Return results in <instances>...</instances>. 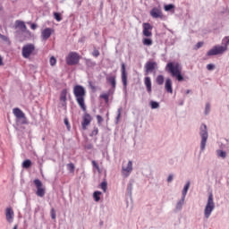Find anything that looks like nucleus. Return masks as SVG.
I'll use <instances>...</instances> for the list:
<instances>
[{
	"label": "nucleus",
	"instance_id": "obj_1",
	"mask_svg": "<svg viewBox=\"0 0 229 229\" xmlns=\"http://www.w3.org/2000/svg\"><path fill=\"white\" fill-rule=\"evenodd\" d=\"M86 94H87V91L85 90V88L83 86L75 85L73 87V95L82 112H87V106L85 105Z\"/></svg>",
	"mask_w": 229,
	"mask_h": 229
},
{
	"label": "nucleus",
	"instance_id": "obj_2",
	"mask_svg": "<svg viewBox=\"0 0 229 229\" xmlns=\"http://www.w3.org/2000/svg\"><path fill=\"white\" fill-rule=\"evenodd\" d=\"M165 71L171 73L173 78H175L177 81H183L184 78L182 74V65L180 63L169 62L166 64Z\"/></svg>",
	"mask_w": 229,
	"mask_h": 229
},
{
	"label": "nucleus",
	"instance_id": "obj_3",
	"mask_svg": "<svg viewBox=\"0 0 229 229\" xmlns=\"http://www.w3.org/2000/svg\"><path fill=\"white\" fill-rule=\"evenodd\" d=\"M223 42H225V46H215L213 47L207 53V56H216L217 55H223L225 53V51H228V46H229V36L225 37L223 39Z\"/></svg>",
	"mask_w": 229,
	"mask_h": 229
},
{
	"label": "nucleus",
	"instance_id": "obj_4",
	"mask_svg": "<svg viewBox=\"0 0 229 229\" xmlns=\"http://www.w3.org/2000/svg\"><path fill=\"white\" fill-rule=\"evenodd\" d=\"M214 208H216V203H214V194L210 192L208 194V201L204 209V217H206V219L210 217L212 212H214Z\"/></svg>",
	"mask_w": 229,
	"mask_h": 229
},
{
	"label": "nucleus",
	"instance_id": "obj_5",
	"mask_svg": "<svg viewBox=\"0 0 229 229\" xmlns=\"http://www.w3.org/2000/svg\"><path fill=\"white\" fill-rule=\"evenodd\" d=\"M199 135L201 138L200 151H205L207 140H208V128L207 127V124L201 123L199 127Z\"/></svg>",
	"mask_w": 229,
	"mask_h": 229
},
{
	"label": "nucleus",
	"instance_id": "obj_6",
	"mask_svg": "<svg viewBox=\"0 0 229 229\" xmlns=\"http://www.w3.org/2000/svg\"><path fill=\"white\" fill-rule=\"evenodd\" d=\"M121 73H122V83H123V94L128 96V72H126V64L122 63L121 67Z\"/></svg>",
	"mask_w": 229,
	"mask_h": 229
},
{
	"label": "nucleus",
	"instance_id": "obj_7",
	"mask_svg": "<svg viewBox=\"0 0 229 229\" xmlns=\"http://www.w3.org/2000/svg\"><path fill=\"white\" fill-rule=\"evenodd\" d=\"M81 60V55L78 52H70L66 56L65 62L68 65H78Z\"/></svg>",
	"mask_w": 229,
	"mask_h": 229
},
{
	"label": "nucleus",
	"instance_id": "obj_8",
	"mask_svg": "<svg viewBox=\"0 0 229 229\" xmlns=\"http://www.w3.org/2000/svg\"><path fill=\"white\" fill-rule=\"evenodd\" d=\"M35 51V45L33 44H27L23 46L21 49V55L23 58H30L31 56V54Z\"/></svg>",
	"mask_w": 229,
	"mask_h": 229
},
{
	"label": "nucleus",
	"instance_id": "obj_9",
	"mask_svg": "<svg viewBox=\"0 0 229 229\" xmlns=\"http://www.w3.org/2000/svg\"><path fill=\"white\" fill-rule=\"evenodd\" d=\"M13 114L17 119H21V124H28V118H26V114L21 108L15 107L13 109Z\"/></svg>",
	"mask_w": 229,
	"mask_h": 229
},
{
	"label": "nucleus",
	"instance_id": "obj_10",
	"mask_svg": "<svg viewBox=\"0 0 229 229\" xmlns=\"http://www.w3.org/2000/svg\"><path fill=\"white\" fill-rule=\"evenodd\" d=\"M150 17L152 19H164V13L160 7H153L150 10Z\"/></svg>",
	"mask_w": 229,
	"mask_h": 229
},
{
	"label": "nucleus",
	"instance_id": "obj_11",
	"mask_svg": "<svg viewBox=\"0 0 229 229\" xmlns=\"http://www.w3.org/2000/svg\"><path fill=\"white\" fill-rule=\"evenodd\" d=\"M92 123V116L90 114L87 113L85 111L83 116H82V122H81V128L82 130H87V126H89Z\"/></svg>",
	"mask_w": 229,
	"mask_h": 229
},
{
	"label": "nucleus",
	"instance_id": "obj_12",
	"mask_svg": "<svg viewBox=\"0 0 229 229\" xmlns=\"http://www.w3.org/2000/svg\"><path fill=\"white\" fill-rule=\"evenodd\" d=\"M14 28L15 30H20V31L19 30L16 31L17 35H21L22 31L28 29V27L26 26V23L21 20L15 21Z\"/></svg>",
	"mask_w": 229,
	"mask_h": 229
},
{
	"label": "nucleus",
	"instance_id": "obj_13",
	"mask_svg": "<svg viewBox=\"0 0 229 229\" xmlns=\"http://www.w3.org/2000/svg\"><path fill=\"white\" fill-rule=\"evenodd\" d=\"M151 30H153V26H151V23L149 22L143 23L144 37H147V38L153 37V32H151Z\"/></svg>",
	"mask_w": 229,
	"mask_h": 229
},
{
	"label": "nucleus",
	"instance_id": "obj_14",
	"mask_svg": "<svg viewBox=\"0 0 229 229\" xmlns=\"http://www.w3.org/2000/svg\"><path fill=\"white\" fill-rule=\"evenodd\" d=\"M155 69H158V64L157 62L148 61L145 64V71L147 73L153 72Z\"/></svg>",
	"mask_w": 229,
	"mask_h": 229
},
{
	"label": "nucleus",
	"instance_id": "obj_15",
	"mask_svg": "<svg viewBox=\"0 0 229 229\" xmlns=\"http://www.w3.org/2000/svg\"><path fill=\"white\" fill-rule=\"evenodd\" d=\"M61 106L67 108V89H64L60 94Z\"/></svg>",
	"mask_w": 229,
	"mask_h": 229
},
{
	"label": "nucleus",
	"instance_id": "obj_16",
	"mask_svg": "<svg viewBox=\"0 0 229 229\" xmlns=\"http://www.w3.org/2000/svg\"><path fill=\"white\" fill-rule=\"evenodd\" d=\"M165 90L168 94H173V81L171 80V78L165 79Z\"/></svg>",
	"mask_w": 229,
	"mask_h": 229
},
{
	"label": "nucleus",
	"instance_id": "obj_17",
	"mask_svg": "<svg viewBox=\"0 0 229 229\" xmlns=\"http://www.w3.org/2000/svg\"><path fill=\"white\" fill-rule=\"evenodd\" d=\"M53 33V29L51 28H46L42 32H41V37L43 40H47L51 37Z\"/></svg>",
	"mask_w": 229,
	"mask_h": 229
},
{
	"label": "nucleus",
	"instance_id": "obj_18",
	"mask_svg": "<svg viewBox=\"0 0 229 229\" xmlns=\"http://www.w3.org/2000/svg\"><path fill=\"white\" fill-rule=\"evenodd\" d=\"M144 84L147 89L148 94L151 95V92H153L152 87H151V78L150 77H145Z\"/></svg>",
	"mask_w": 229,
	"mask_h": 229
},
{
	"label": "nucleus",
	"instance_id": "obj_19",
	"mask_svg": "<svg viewBox=\"0 0 229 229\" xmlns=\"http://www.w3.org/2000/svg\"><path fill=\"white\" fill-rule=\"evenodd\" d=\"M5 217L8 223H12L13 221V209L12 208H7L5 210Z\"/></svg>",
	"mask_w": 229,
	"mask_h": 229
},
{
	"label": "nucleus",
	"instance_id": "obj_20",
	"mask_svg": "<svg viewBox=\"0 0 229 229\" xmlns=\"http://www.w3.org/2000/svg\"><path fill=\"white\" fill-rule=\"evenodd\" d=\"M115 78H116L115 75L106 77V82L109 83V85H111V87H112V89H114V90H115V87L117 85Z\"/></svg>",
	"mask_w": 229,
	"mask_h": 229
},
{
	"label": "nucleus",
	"instance_id": "obj_21",
	"mask_svg": "<svg viewBox=\"0 0 229 229\" xmlns=\"http://www.w3.org/2000/svg\"><path fill=\"white\" fill-rule=\"evenodd\" d=\"M110 94H112V89H109L107 93L101 94L99 98L105 100V103H108L110 101Z\"/></svg>",
	"mask_w": 229,
	"mask_h": 229
},
{
	"label": "nucleus",
	"instance_id": "obj_22",
	"mask_svg": "<svg viewBox=\"0 0 229 229\" xmlns=\"http://www.w3.org/2000/svg\"><path fill=\"white\" fill-rule=\"evenodd\" d=\"M21 36L23 37V40H28L30 38H31V31H30L28 29H25V30H22L21 32Z\"/></svg>",
	"mask_w": 229,
	"mask_h": 229
},
{
	"label": "nucleus",
	"instance_id": "obj_23",
	"mask_svg": "<svg viewBox=\"0 0 229 229\" xmlns=\"http://www.w3.org/2000/svg\"><path fill=\"white\" fill-rule=\"evenodd\" d=\"M176 6L174 4H168L164 5L165 12H171L172 13H174Z\"/></svg>",
	"mask_w": 229,
	"mask_h": 229
},
{
	"label": "nucleus",
	"instance_id": "obj_24",
	"mask_svg": "<svg viewBox=\"0 0 229 229\" xmlns=\"http://www.w3.org/2000/svg\"><path fill=\"white\" fill-rule=\"evenodd\" d=\"M31 165H33L31 159H25L21 164V167L23 169H30L31 167Z\"/></svg>",
	"mask_w": 229,
	"mask_h": 229
},
{
	"label": "nucleus",
	"instance_id": "obj_25",
	"mask_svg": "<svg viewBox=\"0 0 229 229\" xmlns=\"http://www.w3.org/2000/svg\"><path fill=\"white\" fill-rule=\"evenodd\" d=\"M183 203H185V198L182 197V199L176 203L175 211H180L183 208Z\"/></svg>",
	"mask_w": 229,
	"mask_h": 229
},
{
	"label": "nucleus",
	"instance_id": "obj_26",
	"mask_svg": "<svg viewBox=\"0 0 229 229\" xmlns=\"http://www.w3.org/2000/svg\"><path fill=\"white\" fill-rule=\"evenodd\" d=\"M84 61H85L86 66H87L89 69H92V68H94V66L96 65V62L93 61L92 59L84 58Z\"/></svg>",
	"mask_w": 229,
	"mask_h": 229
},
{
	"label": "nucleus",
	"instance_id": "obj_27",
	"mask_svg": "<svg viewBox=\"0 0 229 229\" xmlns=\"http://www.w3.org/2000/svg\"><path fill=\"white\" fill-rule=\"evenodd\" d=\"M123 171H125L126 173H131V171H133V163L131 160L128 161L127 166L125 168L123 167Z\"/></svg>",
	"mask_w": 229,
	"mask_h": 229
},
{
	"label": "nucleus",
	"instance_id": "obj_28",
	"mask_svg": "<svg viewBox=\"0 0 229 229\" xmlns=\"http://www.w3.org/2000/svg\"><path fill=\"white\" fill-rule=\"evenodd\" d=\"M37 196H38V198H44V196H46V189L44 188H37V191H36Z\"/></svg>",
	"mask_w": 229,
	"mask_h": 229
},
{
	"label": "nucleus",
	"instance_id": "obj_29",
	"mask_svg": "<svg viewBox=\"0 0 229 229\" xmlns=\"http://www.w3.org/2000/svg\"><path fill=\"white\" fill-rule=\"evenodd\" d=\"M189 187H191V182H187L186 184L183 187V190L182 191V198H185L187 196V192L189 191Z\"/></svg>",
	"mask_w": 229,
	"mask_h": 229
},
{
	"label": "nucleus",
	"instance_id": "obj_30",
	"mask_svg": "<svg viewBox=\"0 0 229 229\" xmlns=\"http://www.w3.org/2000/svg\"><path fill=\"white\" fill-rule=\"evenodd\" d=\"M132 191H133V182H130L127 184V196H129V198H131Z\"/></svg>",
	"mask_w": 229,
	"mask_h": 229
},
{
	"label": "nucleus",
	"instance_id": "obj_31",
	"mask_svg": "<svg viewBox=\"0 0 229 229\" xmlns=\"http://www.w3.org/2000/svg\"><path fill=\"white\" fill-rule=\"evenodd\" d=\"M142 44L143 46H153V39L149 38H144L142 39Z\"/></svg>",
	"mask_w": 229,
	"mask_h": 229
},
{
	"label": "nucleus",
	"instance_id": "obj_32",
	"mask_svg": "<svg viewBox=\"0 0 229 229\" xmlns=\"http://www.w3.org/2000/svg\"><path fill=\"white\" fill-rule=\"evenodd\" d=\"M150 108L152 110H157V108H160V103L157 102V101H150Z\"/></svg>",
	"mask_w": 229,
	"mask_h": 229
},
{
	"label": "nucleus",
	"instance_id": "obj_33",
	"mask_svg": "<svg viewBox=\"0 0 229 229\" xmlns=\"http://www.w3.org/2000/svg\"><path fill=\"white\" fill-rule=\"evenodd\" d=\"M164 75H157V79H156V82L157 85H164Z\"/></svg>",
	"mask_w": 229,
	"mask_h": 229
},
{
	"label": "nucleus",
	"instance_id": "obj_34",
	"mask_svg": "<svg viewBox=\"0 0 229 229\" xmlns=\"http://www.w3.org/2000/svg\"><path fill=\"white\" fill-rule=\"evenodd\" d=\"M123 112V106H120L118 109H117V116H116V119H115V124H119V121L121 119V113Z\"/></svg>",
	"mask_w": 229,
	"mask_h": 229
},
{
	"label": "nucleus",
	"instance_id": "obj_35",
	"mask_svg": "<svg viewBox=\"0 0 229 229\" xmlns=\"http://www.w3.org/2000/svg\"><path fill=\"white\" fill-rule=\"evenodd\" d=\"M101 191H94V193H93V198H94V200L95 201H99L100 199H101Z\"/></svg>",
	"mask_w": 229,
	"mask_h": 229
},
{
	"label": "nucleus",
	"instance_id": "obj_36",
	"mask_svg": "<svg viewBox=\"0 0 229 229\" xmlns=\"http://www.w3.org/2000/svg\"><path fill=\"white\" fill-rule=\"evenodd\" d=\"M216 155H217V157H219L220 158H226V151H225V150L218 149V150L216 151Z\"/></svg>",
	"mask_w": 229,
	"mask_h": 229
},
{
	"label": "nucleus",
	"instance_id": "obj_37",
	"mask_svg": "<svg viewBox=\"0 0 229 229\" xmlns=\"http://www.w3.org/2000/svg\"><path fill=\"white\" fill-rule=\"evenodd\" d=\"M100 189H102L103 192H106V189H108V182L104 181L100 183Z\"/></svg>",
	"mask_w": 229,
	"mask_h": 229
},
{
	"label": "nucleus",
	"instance_id": "obj_38",
	"mask_svg": "<svg viewBox=\"0 0 229 229\" xmlns=\"http://www.w3.org/2000/svg\"><path fill=\"white\" fill-rule=\"evenodd\" d=\"M99 133V129L97 126H94L93 131L89 134V137H96Z\"/></svg>",
	"mask_w": 229,
	"mask_h": 229
},
{
	"label": "nucleus",
	"instance_id": "obj_39",
	"mask_svg": "<svg viewBox=\"0 0 229 229\" xmlns=\"http://www.w3.org/2000/svg\"><path fill=\"white\" fill-rule=\"evenodd\" d=\"M34 184H35L37 189H40L43 186L42 181H40L39 179H35L34 180Z\"/></svg>",
	"mask_w": 229,
	"mask_h": 229
},
{
	"label": "nucleus",
	"instance_id": "obj_40",
	"mask_svg": "<svg viewBox=\"0 0 229 229\" xmlns=\"http://www.w3.org/2000/svg\"><path fill=\"white\" fill-rule=\"evenodd\" d=\"M89 87L90 89H92V92H96L98 90V88L94 85V82L92 81H89Z\"/></svg>",
	"mask_w": 229,
	"mask_h": 229
},
{
	"label": "nucleus",
	"instance_id": "obj_41",
	"mask_svg": "<svg viewBox=\"0 0 229 229\" xmlns=\"http://www.w3.org/2000/svg\"><path fill=\"white\" fill-rule=\"evenodd\" d=\"M54 18L57 22H60L62 21V14L60 13H54Z\"/></svg>",
	"mask_w": 229,
	"mask_h": 229
},
{
	"label": "nucleus",
	"instance_id": "obj_42",
	"mask_svg": "<svg viewBox=\"0 0 229 229\" xmlns=\"http://www.w3.org/2000/svg\"><path fill=\"white\" fill-rule=\"evenodd\" d=\"M97 121H98V126H101V124L103 123V121H105V120L103 119V116H101L100 114H98Z\"/></svg>",
	"mask_w": 229,
	"mask_h": 229
},
{
	"label": "nucleus",
	"instance_id": "obj_43",
	"mask_svg": "<svg viewBox=\"0 0 229 229\" xmlns=\"http://www.w3.org/2000/svg\"><path fill=\"white\" fill-rule=\"evenodd\" d=\"M67 169H68V171H70V173H74V164L69 163L67 165Z\"/></svg>",
	"mask_w": 229,
	"mask_h": 229
},
{
	"label": "nucleus",
	"instance_id": "obj_44",
	"mask_svg": "<svg viewBox=\"0 0 229 229\" xmlns=\"http://www.w3.org/2000/svg\"><path fill=\"white\" fill-rule=\"evenodd\" d=\"M50 216L52 219H56V211L55 210V208H52L50 210Z\"/></svg>",
	"mask_w": 229,
	"mask_h": 229
},
{
	"label": "nucleus",
	"instance_id": "obj_45",
	"mask_svg": "<svg viewBox=\"0 0 229 229\" xmlns=\"http://www.w3.org/2000/svg\"><path fill=\"white\" fill-rule=\"evenodd\" d=\"M49 64L50 65H52V67L56 65V58L55 56H51L49 60Z\"/></svg>",
	"mask_w": 229,
	"mask_h": 229
},
{
	"label": "nucleus",
	"instance_id": "obj_46",
	"mask_svg": "<svg viewBox=\"0 0 229 229\" xmlns=\"http://www.w3.org/2000/svg\"><path fill=\"white\" fill-rule=\"evenodd\" d=\"M208 114H210V103H207L205 107V115H208Z\"/></svg>",
	"mask_w": 229,
	"mask_h": 229
},
{
	"label": "nucleus",
	"instance_id": "obj_47",
	"mask_svg": "<svg viewBox=\"0 0 229 229\" xmlns=\"http://www.w3.org/2000/svg\"><path fill=\"white\" fill-rule=\"evenodd\" d=\"M100 53L99 50L96 49V47H94L93 52H92V56H94L95 58H98V56H99Z\"/></svg>",
	"mask_w": 229,
	"mask_h": 229
},
{
	"label": "nucleus",
	"instance_id": "obj_48",
	"mask_svg": "<svg viewBox=\"0 0 229 229\" xmlns=\"http://www.w3.org/2000/svg\"><path fill=\"white\" fill-rule=\"evenodd\" d=\"M0 38L4 41V42H10V38L5 36V35H3L0 33Z\"/></svg>",
	"mask_w": 229,
	"mask_h": 229
},
{
	"label": "nucleus",
	"instance_id": "obj_49",
	"mask_svg": "<svg viewBox=\"0 0 229 229\" xmlns=\"http://www.w3.org/2000/svg\"><path fill=\"white\" fill-rule=\"evenodd\" d=\"M207 69H208V71H214V69H216V64H209L207 65Z\"/></svg>",
	"mask_w": 229,
	"mask_h": 229
},
{
	"label": "nucleus",
	"instance_id": "obj_50",
	"mask_svg": "<svg viewBox=\"0 0 229 229\" xmlns=\"http://www.w3.org/2000/svg\"><path fill=\"white\" fill-rule=\"evenodd\" d=\"M203 42L202 41H199L198 42L195 47H194V49H199L200 47H203Z\"/></svg>",
	"mask_w": 229,
	"mask_h": 229
},
{
	"label": "nucleus",
	"instance_id": "obj_51",
	"mask_svg": "<svg viewBox=\"0 0 229 229\" xmlns=\"http://www.w3.org/2000/svg\"><path fill=\"white\" fill-rule=\"evenodd\" d=\"M64 124L68 130H71V123H69V119L64 118Z\"/></svg>",
	"mask_w": 229,
	"mask_h": 229
},
{
	"label": "nucleus",
	"instance_id": "obj_52",
	"mask_svg": "<svg viewBox=\"0 0 229 229\" xmlns=\"http://www.w3.org/2000/svg\"><path fill=\"white\" fill-rule=\"evenodd\" d=\"M91 164H92V165H93V167H94L95 169H98V171H99V165L98 164V162H96L95 160H93V161L91 162Z\"/></svg>",
	"mask_w": 229,
	"mask_h": 229
},
{
	"label": "nucleus",
	"instance_id": "obj_53",
	"mask_svg": "<svg viewBox=\"0 0 229 229\" xmlns=\"http://www.w3.org/2000/svg\"><path fill=\"white\" fill-rule=\"evenodd\" d=\"M92 148H94V145H92V143H89L85 146V149H92Z\"/></svg>",
	"mask_w": 229,
	"mask_h": 229
},
{
	"label": "nucleus",
	"instance_id": "obj_54",
	"mask_svg": "<svg viewBox=\"0 0 229 229\" xmlns=\"http://www.w3.org/2000/svg\"><path fill=\"white\" fill-rule=\"evenodd\" d=\"M167 182H168V183H171V182H173V174L168 175Z\"/></svg>",
	"mask_w": 229,
	"mask_h": 229
},
{
	"label": "nucleus",
	"instance_id": "obj_55",
	"mask_svg": "<svg viewBox=\"0 0 229 229\" xmlns=\"http://www.w3.org/2000/svg\"><path fill=\"white\" fill-rule=\"evenodd\" d=\"M30 28L31 30H37V24L36 23L30 24Z\"/></svg>",
	"mask_w": 229,
	"mask_h": 229
},
{
	"label": "nucleus",
	"instance_id": "obj_56",
	"mask_svg": "<svg viewBox=\"0 0 229 229\" xmlns=\"http://www.w3.org/2000/svg\"><path fill=\"white\" fill-rule=\"evenodd\" d=\"M0 65H3V57L0 55Z\"/></svg>",
	"mask_w": 229,
	"mask_h": 229
},
{
	"label": "nucleus",
	"instance_id": "obj_57",
	"mask_svg": "<svg viewBox=\"0 0 229 229\" xmlns=\"http://www.w3.org/2000/svg\"><path fill=\"white\" fill-rule=\"evenodd\" d=\"M226 140V146L227 148H229V140Z\"/></svg>",
	"mask_w": 229,
	"mask_h": 229
},
{
	"label": "nucleus",
	"instance_id": "obj_58",
	"mask_svg": "<svg viewBox=\"0 0 229 229\" xmlns=\"http://www.w3.org/2000/svg\"><path fill=\"white\" fill-rule=\"evenodd\" d=\"M190 93H191V89H187L186 94H190Z\"/></svg>",
	"mask_w": 229,
	"mask_h": 229
},
{
	"label": "nucleus",
	"instance_id": "obj_59",
	"mask_svg": "<svg viewBox=\"0 0 229 229\" xmlns=\"http://www.w3.org/2000/svg\"><path fill=\"white\" fill-rule=\"evenodd\" d=\"M179 105L182 106L183 105V100H182Z\"/></svg>",
	"mask_w": 229,
	"mask_h": 229
},
{
	"label": "nucleus",
	"instance_id": "obj_60",
	"mask_svg": "<svg viewBox=\"0 0 229 229\" xmlns=\"http://www.w3.org/2000/svg\"><path fill=\"white\" fill-rule=\"evenodd\" d=\"M19 228V225H14V227L13 229H18Z\"/></svg>",
	"mask_w": 229,
	"mask_h": 229
},
{
	"label": "nucleus",
	"instance_id": "obj_61",
	"mask_svg": "<svg viewBox=\"0 0 229 229\" xmlns=\"http://www.w3.org/2000/svg\"><path fill=\"white\" fill-rule=\"evenodd\" d=\"M100 225H103V222H100Z\"/></svg>",
	"mask_w": 229,
	"mask_h": 229
}]
</instances>
